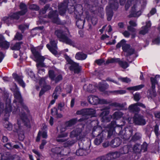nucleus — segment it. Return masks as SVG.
<instances>
[{
  "label": "nucleus",
  "instance_id": "obj_1",
  "mask_svg": "<svg viewBox=\"0 0 160 160\" xmlns=\"http://www.w3.org/2000/svg\"><path fill=\"white\" fill-rule=\"evenodd\" d=\"M11 89L14 92V97L16 99V100L14 101V102L15 103L16 102H18L20 103V105L21 106V111L19 114L20 117L23 120L24 118H25V119H26V121L28 122V120L27 119V116L25 113V112H28V108L22 103L21 95L18 90V89L16 85L15 84L14 88H11Z\"/></svg>",
  "mask_w": 160,
  "mask_h": 160
},
{
  "label": "nucleus",
  "instance_id": "obj_2",
  "mask_svg": "<svg viewBox=\"0 0 160 160\" xmlns=\"http://www.w3.org/2000/svg\"><path fill=\"white\" fill-rule=\"evenodd\" d=\"M133 4L132 7L130 14L128 16L129 18L138 17L141 14V9L140 5V2L138 0H128L125 5V8L127 10L131 5V3Z\"/></svg>",
  "mask_w": 160,
  "mask_h": 160
},
{
  "label": "nucleus",
  "instance_id": "obj_3",
  "mask_svg": "<svg viewBox=\"0 0 160 160\" xmlns=\"http://www.w3.org/2000/svg\"><path fill=\"white\" fill-rule=\"evenodd\" d=\"M57 37L60 38L62 40L66 43L74 46L75 45L74 42L71 39L67 38V36L70 35V33L67 28L64 30H58L55 32Z\"/></svg>",
  "mask_w": 160,
  "mask_h": 160
},
{
  "label": "nucleus",
  "instance_id": "obj_4",
  "mask_svg": "<svg viewBox=\"0 0 160 160\" xmlns=\"http://www.w3.org/2000/svg\"><path fill=\"white\" fill-rule=\"evenodd\" d=\"M21 119L18 120L17 125L15 124L13 126V131L14 132H17L18 133L19 139L21 141H22L24 138V136L23 134V131L21 130L20 125L21 124V122H22L24 123V124L27 125L29 122V121L28 122L26 121V119L24 118V120H23L21 117ZM27 119L29 120L27 118Z\"/></svg>",
  "mask_w": 160,
  "mask_h": 160
},
{
  "label": "nucleus",
  "instance_id": "obj_5",
  "mask_svg": "<svg viewBox=\"0 0 160 160\" xmlns=\"http://www.w3.org/2000/svg\"><path fill=\"white\" fill-rule=\"evenodd\" d=\"M31 51L33 55L35 57V60L38 62L37 64V66L38 69V72L41 73V71H43V69H41V70L40 68V67H43L44 66V63L42 62L44 59L45 58L44 57L41 56L39 53L36 51L35 48H31Z\"/></svg>",
  "mask_w": 160,
  "mask_h": 160
},
{
  "label": "nucleus",
  "instance_id": "obj_6",
  "mask_svg": "<svg viewBox=\"0 0 160 160\" xmlns=\"http://www.w3.org/2000/svg\"><path fill=\"white\" fill-rule=\"evenodd\" d=\"M160 75H157L154 78L151 77L150 81L151 84V88L147 92L148 96L151 98L155 97L156 95V92L155 90V85L158 84L157 79L160 78Z\"/></svg>",
  "mask_w": 160,
  "mask_h": 160
},
{
  "label": "nucleus",
  "instance_id": "obj_7",
  "mask_svg": "<svg viewBox=\"0 0 160 160\" xmlns=\"http://www.w3.org/2000/svg\"><path fill=\"white\" fill-rule=\"evenodd\" d=\"M109 109L110 107H107L101 110L102 112L100 114L99 117L102 122H108L111 120L112 116L111 115H109L110 113L109 110Z\"/></svg>",
  "mask_w": 160,
  "mask_h": 160
},
{
  "label": "nucleus",
  "instance_id": "obj_8",
  "mask_svg": "<svg viewBox=\"0 0 160 160\" xmlns=\"http://www.w3.org/2000/svg\"><path fill=\"white\" fill-rule=\"evenodd\" d=\"M88 101L90 103L93 104H108L110 102L104 99H100L98 97L95 96H90L88 97Z\"/></svg>",
  "mask_w": 160,
  "mask_h": 160
},
{
  "label": "nucleus",
  "instance_id": "obj_9",
  "mask_svg": "<svg viewBox=\"0 0 160 160\" xmlns=\"http://www.w3.org/2000/svg\"><path fill=\"white\" fill-rule=\"evenodd\" d=\"M118 62L119 65L123 68H126L128 66V63L126 62L120 61L119 58H112L108 60L106 62L107 64Z\"/></svg>",
  "mask_w": 160,
  "mask_h": 160
},
{
  "label": "nucleus",
  "instance_id": "obj_10",
  "mask_svg": "<svg viewBox=\"0 0 160 160\" xmlns=\"http://www.w3.org/2000/svg\"><path fill=\"white\" fill-rule=\"evenodd\" d=\"M82 130L78 128L74 130L70 133L69 136L71 138L76 137L77 139H80L83 138L82 136Z\"/></svg>",
  "mask_w": 160,
  "mask_h": 160
},
{
  "label": "nucleus",
  "instance_id": "obj_11",
  "mask_svg": "<svg viewBox=\"0 0 160 160\" xmlns=\"http://www.w3.org/2000/svg\"><path fill=\"white\" fill-rule=\"evenodd\" d=\"M50 43L51 45V47L49 44H47L46 45L47 47L49 50L53 54L56 55L57 53V52L56 49L57 48V41L51 40L50 41Z\"/></svg>",
  "mask_w": 160,
  "mask_h": 160
},
{
  "label": "nucleus",
  "instance_id": "obj_12",
  "mask_svg": "<svg viewBox=\"0 0 160 160\" xmlns=\"http://www.w3.org/2000/svg\"><path fill=\"white\" fill-rule=\"evenodd\" d=\"M140 106L142 108H145V106L144 105L140 102H138L131 105L128 107V109L131 112H137L140 111V108L138 107Z\"/></svg>",
  "mask_w": 160,
  "mask_h": 160
},
{
  "label": "nucleus",
  "instance_id": "obj_13",
  "mask_svg": "<svg viewBox=\"0 0 160 160\" xmlns=\"http://www.w3.org/2000/svg\"><path fill=\"white\" fill-rule=\"evenodd\" d=\"M56 12V11L55 10L50 11L48 14V18H50L53 22L59 24L60 21L58 18V15Z\"/></svg>",
  "mask_w": 160,
  "mask_h": 160
},
{
  "label": "nucleus",
  "instance_id": "obj_14",
  "mask_svg": "<svg viewBox=\"0 0 160 160\" xmlns=\"http://www.w3.org/2000/svg\"><path fill=\"white\" fill-rule=\"evenodd\" d=\"M134 123L137 124L144 125L146 124V121L143 117L139 115H136L133 118Z\"/></svg>",
  "mask_w": 160,
  "mask_h": 160
},
{
  "label": "nucleus",
  "instance_id": "obj_15",
  "mask_svg": "<svg viewBox=\"0 0 160 160\" xmlns=\"http://www.w3.org/2000/svg\"><path fill=\"white\" fill-rule=\"evenodd\" d=\"M108 5L106 9L108 8V9L113 10H116L118 8V3L116 0H109Z\"/></svg>",
  "mask_w": 160,
  "mask_h": 160
},
{
  "label": "nucleus",
  "instance_id": "obj_16",
  "mask_svg": "<svg viewBox=\"0 0 160 160\" xmlns=\"http://www.w3.org/2000/svg\"><path fill=\"white\" fill-rule=\"evenodd\" d=\"M122 49L124 52L127 53L126 55L127 56L133 54L134 51L133 49L130 48V45L126 44V42L123 45Z\"/></svg>",
  "mask_w": 160,
  "mask_h": 160
},
{
  "label": "nucleus",
  "instance_id": "obj_17",
  "mask_svg": "<svg viewBox=\"0 0 160 160\" xmlns=\"http://www.w3.org/2000/svg\"><path fill=\"white\" fill-rule=\"evenodd\" d=\"M68 133L65 132L61 133L59 134L56 138V141L59 142H63L67 141V139L65 138L68 136Z\"/></svg>",
  "mask_w": 160,
  "mask_h": 160
},
{
  "label": "nucleus",
  "instance_id": "obj_18",
  "mask_svg": "<svg viewBox=\"0 0 160 160\" xmlns=\"http://www.w3.org/2000/svg\"><path fill=\"white\" fill-rule=\"evenodd\" d=\"M71 66L70 67V70L73 71L75 73H78L80 71V67L78 64L72 61L71 62Z\"/></svg>",
  "mask_w": 160,
  "mask_h": 160
},
{
  "label": "nucleus",
  "instance_id": "obj_19",
  "mask_svg": "<svg viewBox=\"0 0 160 160\" xmlns=\"http://www.w3.org/2000/svg\"><path fill=\"white\" fill-rule=\"evenodd\" d=\"M52 152L54 154H56L58 156H61V155H64L63 154V151L62 150V147H56L51 149Z\"/></svg>",
  "mask_w": 160,
  "mask_h": 160
},
{
  "label": "nucleus",
  "instance_id": "obj_20",
  "mask_svg": "<svg viewBox=\"0 0 160 160\" xmlns=\"http://www.w3.org/2000/svg\"><path fill=\"white\" fill-rule=\"evenodd\" d=\"M83 88L85 90L91 92H94L96 90L95 86L91 84L85 85L83 86Z\"/></svg>",
  "mask_w": 160,
  "mask_h": 160
},
{
  "label": "nucleus",
  "instance_id": "obj_21",
  "mask_svg": "<svg viewBox=\"0 0 160 160\" xmlns=\"http://www.w3.org/2000/svg\"><path fill=\"white\" fill-rule=\"evenodd\" d=\"M111 125L109 128V130H108V138L111 137L113 134L115 132V127L116 123L114 122H112Z\"/></svg>",
  "mask_w": 160,
  "mask_h": 160
},
{
  "label": "nucleus",
  "instance_id": "obj_22",
  "mask_svg": "<svg viewBox=\"0 0 160 160\" xmlns=\"http://www.w3.org/2000/svg\"><path fill=\"white\" fill-rule=\"evenodd\" d=\"M12 76L15 80L23 88L25 87V84L22 80L21 77L18 76L17 74L15 73H13Z\"/></svg>",
  "mask_w": 160,
  "mask_h": 160
},
{
  "label": "nucleus",
  "instance_id": "obj_23",
  "mask_svg": "<svg viewBox=\"0 0 160 160\" xmlns=\"http://www.w3.org/2000/svg\"><path fill=\"white\" fill-rule=\"evenodd\" d=\"M121 141L120 138H116L111 141L110 145L112 147H116L119 146L121 144Z\"/></svg>",
  "mask_w": 160,
  "mask_h": 160
},
{
  "label": "nucleus",
  "instance_id": "obj_24",
  "mask_svg": "<svg viewBox=\"0 0 160 160\" xmlns=\"http://www.w3.org/2000/svg\"><path fill=\"white\" fill-rule=\"evenodd\" d=\"M77 122L76 118H73L70 120L65 123L66 128L67 129L69 128L75 124Z\"/></svg>",
  "mask_w": 160,
  "mask_h": 160
},
{
  "label": "nucleus",
  "instance_id": "obj_25",
  "mask_svg": "<svg viewBox=\"0 0 160 160\" xmlns=\"http://www.w3.org/2000/svg\"><path fill=\"white\" fill-rule=\"evenodd\" d=\"M12 157L11 156L8 152L3 154H0V160H10L13 159Z\"/></svg>",
  "mask_w": 160,
  "mask_h": 160
},
{
  "label": "nucleus",
  "instance_id": "obj_26",
  "mask_svg": "<svg viewBox=\"0 0 160 160\" xmlns=\"http://www.w3.org/2000/svg\"><path fill=\"white\" fill-rule=\"evenodd\" d=\"M75 57L78 60H83L87 58V55L82 52H81L77 53Z\"/></svg>",
  "mask_w": 160,
  "mask_h": 160
},
{
  "label": "nucleus",
  "instance_id": "obj_27",
  "mask_svg": "<svg viewBox=\"0 0 160 160\" xmlns=\"http://www.w3.org/2000/svg\"><path fill=\"white\" fill-rule=\"evenodd\" d=\"M67 8V5L65 6L63 4H62L61 5H59L58 6V9L60 15H64L66 12Z\"/></svg>",
  "mask_w": 160,
  "mask_h": 160
},
{
  "label": "nucleus",
  "instance_id": "obj_28",
  "mask_svg": "<svg viewBox=\"0 0 160 160\" xmlns=\"http://www.w3.org/2000/svg\"><path fill=\"white\" fill-rule=\"evenodd\" d=\"M120 155V152H115L109 153L108 155V156L111 159H114L119 157Z\"/></svg>",
  "mask_w": 160,
  "mask_h": 160
},
{
  "label": "nucleus",
  "instance_id": "obj_29",
  "mask_svg": "<svg viewBox=\"0 0 160 160\" xmlns=\"http://www.w3.org/2000/svg\"><path fill=\"white\" fill-rule=\"evenodd\" d=\"M20 9H21V15L24 14L27 12V8L26 5L23 3H21L19 5Z\"/></svg>",
  "mask_w": 160,
  "mask_h": 160
},
{
  "label": "nucleus",
  "instance_id": "obj_30",
  "mask_svg": "<svg viewBox=\"0 0 160 160\" xmlns=\"http://www.w3.org/2000/svg\"><path fill=\"white\" fill-rule=\"evenodd\" d=\"M107 93H105L106 94H109V93H112L115 95L117 94H122L126 93V91L125 90H115L113 91H110L109 92L107 91Z\"/></svg>",
  "mask_w": 160,
  "mask_h": 160
},
{
  "label": "nucleus",
  "instance_id": "obj_31",
  "mask_svg": "<svg viewBox=\"0 0 160 160\" xmlns=\"http://www.w3.org/2000/svg\"><path fill=\"white\" fill-rule=\"evenodd\" d=\"M144 86V85L141 84L135 86L128 87L127 89L129 90L137 91L143 88Z\"/></svg>",
  "mask_w": 160,
  "mask_h": 160
},
{
  "label": "nucleus",
  "instance_id": "obj_32",
  "mask_svg": "<svg viewBox=\"0 0 160 160\" xmlns=\"http://www.w3.org/2000/svg\"><path fill=\"white\" fill-rule=\"evenodd\" d=\"M123 115V113L121 112H116L112 115V117L114 119H118L121 118Z\"/></svg>",
  "mask_w": 160,
  "mask_h": 160
},
{
  "label": "nucleus",
  "instance_id": "obj_33",
  "mask_svg": "<svg viewBox=\"0 0 160 160\" xmlns=\"http://www.w3.org/2000/svg\"><path fill=\"white\" fill-rule=\"evenodd\" d=\"M130 147L129 146H125L121 148L120 151L121 154H125L128 152Z\"/></svg>",
  "mask_w": 160,
  "mask_h": 160
},
{
  "label": "nucleus",
  "instance_id": "obj_34",
  "mask_svg": "<svg viewBox=\"0 0 160 160\" xmlns=\"http://www.w3.org/2000/svg\"><path fill=\"white\" fill-rule=\"evenodd\" d=\"M88 148H79L77 150L76 152V154L78 156H82L84 155H85L86 154L85 152H86V150Z\"/></svg>",
  "mask_w": 160,
  "mask_h": 160
},
{
  "label": "nucleus",
  "instance_id": "obj_35",
  "mask_svg": "<svg viewBox=\"0 0 160 160\" xmlns=\"http://www.w3.org/2000/svg\"><path fill=\"white\" fill-rule=\"evenodd\" d=\"M106 11L107 16V20L108 21H110L111 20L113 16V12L111 10L108 9V8L106 9Z\"/></svg>",
  "mask_w": 160,
  "mask_h": 160
},
{
  "label": "nucleus",
  "instance_id": "obj_36",
  "mask_svg": "<svg viewBox=\"0 0 160 160\" xmlns=\"http://www.w3.org/2000/svg\"><path fill=\"white\" fill-rule=\"evenodd\" d=\"M85 116L93 115L95 113V111L93 109H85Z\"/></svg>",
  "mask_w": 160,
  "mask_h": 160
},
{
  "label": "nucleus",
  "instance_id": "obj_37",
  "mask_svg": "<svg viewBox=\"0 0 160 160\" xmlns=\"http://www.w3.org/2000/svg\"><path fill=\"white\" fill-rule=\"evenodd\" d=\"M108 85L107 83H105L103 84H100L98 86V88L100 91L102 92H103L105 89L108 88Z\"/></svg>",
  "mask_w": 160,
  "mask_h": 160
},
{
  "label": "nucleus",
  "instance_id": "obj_38",
  "mask_svg": "<svg viewBox=\"0 0 160 160\" xmlns=\"http://www.w3.org/2000/svg\"><path fill=\"white\" fill-rule=\"evenodd\" d=\"M84 20H78L76 22V24L77 27L79 28H82L83 27Z\"/></svg>",
  "mask_w": 160,
  "mask_h": 160
},
{
  "label": "nucleus",
  "instance_id": "obj_39",
  "mask_svg": "<svg viewBox=\"0 0 160 160\" xmlns=\"http://www.w3.org/2000/svg\"><path fill=\"white\" fill-rule=\"evenodd\" d=\"M133 151L136 153H139L141 151V146L138 144L134 145L133 148Z\"/></svg>",
  "mask_w": 160,
  "mask_h": 160
},
{
  "label": "nucleus",
  "instance_id": "obj_40",
  "mask_svg": "<svg viewBox=\"0 0 160 160\" xmlns=\"http://www.w3.org/2000/svg\"><path fill=\"white\" fill-rule=\"evenodd\" d=\"M22 43V42L16 43L13 46L11 47V48L12 50H19L20 48L21 44Z\"/></svg>",
  "mask_w": 160,
  "mask_h": 160
},
{
  "label": "nucleus",
  "instance_id": "obj_41",
  "mask_svg": "<svg viewBox=\"0 0 160 160\" xmlns=\"http://www.w3.org/2000/svg\"><path fill=\"white\" fill-rule=\"evenodd\" d=\"M102 138L101 136L99 135L95 138L94 141V143L95 145H98L100 144L102 142Z\"/></svg>",
  "mask_w": 160,
  "mask_h": 160
},
{
  "label": "nucleus",
  "instance_id": "obj_42",
  "mask_svg": "<svg viewBox=\"0 0 160 160\" xmlns=\"http://www.w3.org/2000/svg\"><path fill=\"white\" fill-rule=\"evenodd\" d=\"M21 12H18L16 13H13L11 16L10 17L11 18V20L13 19H18L19 18L20 15H21Z\"/></svg>",
  "mask_w": 160,
  "mask_h": 160
},
{
  "label": "nucleus",
  "instance_id": "obj_43",
  "mask_svg": "<svg viewBox=\"0 0 160 160\" xmlns=\"http://www.w3.org/2000/svg\"><path fill=\"white\" fill-rule=\"evenodd\" d=\"M4 127L8 130H11L12 129V126L11 124L8 121H5L4 124Z\"/></svg>",
  "mask_w": 160,
  "mask_h": 160
},
{
  "label": "nucleus",
  "instance_id": "obj_44",
  "mask_svg": "<svg viewBox=\"0 0 160 160\" xmlns=\"http://www.w3.org/2000/svg\"><path fill=\"white\" fill-rule=\"evenodd\" d=\"M22 35L21 33L18 32H17L15 36L14 39L15 40H22Z\"/></svg>",
  "mask_w": 160,
  "mask_h": 160
},
{
  "label": "nucleus",
  "instance_id": "obj_45",
  "mask_svg": "<svg viewBox=\"0 0 160 160\" xmlns=\"http://www.w3.org/2000/svg\"><path fill=\"white\" fill-rule=\"evenodd\" d=\"M48 73L49 78L52 80H54L55 76L54 72L53 70H50L49 71Z\"/></svg>",
  "mask_w": 160,
  "mask_h": 160
},
{
  "label": "nucleus",
  "instance_id": "obj_46",
  "mask_svg": "<svg viewBox=\"0 0 160 160\" xmlns=\"http://www.w3.org/2000/svg\"><path fill=\"white\" fill-rule=\"evenodd\" d=\"M141 137V134L140 133L137 132L133 136L132 138L134 140H137L140 139Z\"/></svg>",
  "mask_w": 160,
  "mask_h": 160
},
{
  "label": "nucleus",
  "instance_id": "obj_47",
  "mask_svg": "<svg viewBox=\"0 0 160 160\" xmlns=\"http://www.w3.org/2000/svg\"><path fill=\"white\" fill-rule=\"evenodd\" d=\"M76 140H72L71 141H68L65 144V146L66 147H68L74 144L76 142Z\"/></svg>",
  "mask_w": 160,
  "mask_h": 160
},
{
  "label": "nucleus",
  "instance_id": "obj_48",
  "mask_svg": "<svg viewBox=\"0 0 160 160\" xmlns=\"http://www.w3.org/2000/svg\"><path fill=\"white\" fill-rule=\"evenodd\" d=\"M148 29L145 28L144 27L142 28V30L139 32V34L142 35H144L148 32Z\"/></svg>",
  "mask_w": 160,
  "mask_h": 160
},
{
  "label": "nucleus",
  "instance_id": "obj_49",
  "mask_svg": "<svg viewBox=\"0 0 160 160\" xmlns=\"http://www.w3.org/2000/svg\"><path fill=\"white\" fill-rule=\"evenodd\" d=\"M1 45H2L3 48L6 49H7L9 47L10 44L8 42H3L1 44L0 43V46Z\"/></svg>",
  "mask_w": 160,
  "mask_h": 160
},
{
  "label": "nucleus",
  "instance_id": "obj_50",
  "mask_svg": "<svg viewBox=\"0 0 160 160\" xmlns=\"http://www.w3.org/2000/svg\"><path fill=\"white\" fill-rule=\"evenodd\" d=\"M148 144L146 142H144L142 145L141 146V150H143V152H145L147 151Z\"/></svg>",
  "mask_w": 160,
  "mask_h": 160
},
{
  "label": "nucleus",
  "instance_id": "obj_51",
  "mask_svg": "<svg viewBox=\"0 0 160 160\" xmlns=\"http://www.w3.org/2000/svg\"><path fill=\"white\" fill-rule=\"evenodd\" d=\"M29 8L31 9L36 11L38 10L39 9V8L38 6L34 4H32L30 5Z\"/></svg>",
  "mask_w": 160,
  "mask_h": 160
},
{
  "label": "nucleus",
  "instance_id": "obj_52",
  "mask_svg": "<svg viewBox=\"0 0 160 160\" xmlns=\"http://www.w3.org/2000/svg\"><path fill=\"white\" fill-rule=\"evenodd\" d=\"M119 79L122 82L126 83H128L131 81L130 79L127 77L120 78Z\"/></svg>",
  "mask_w": 160,
  "mask_h": 160
},
{
  "label": "nucleus",
  "instance_id": "obj_53",
  "mask_svg": "<svg viewBox=\"0 0 160 160\" xmlns=\"http://www.w3.org/2000/svg\"><path fill=\"white\" fill-rule=\"evenodd\" d=\"M28 26L25 25H21L19 26V28L22 31H23L26 29L28 28Z\"/></svg>",
  "mask_w": 160,
  "mask_h": 160
},
{
  "label": "nucleus",
  "instance_id": "obj_54",
  "mask_svg": "<svg viewBox=\"0 0 160 160\" xmlns=\"http://www.w3.org/2000/svg\"><path fill=\"white\" fill-rule=\"evenodd\" d=\"M49 6L48 5H46L44 7V8L42 9V10L41 11L40 13L44 14L46 12V11L48 8H49Z\"/></svg>",
  "mask_w": 160,
  "mask_h": 160
},
{
  "label": "nucleus",
  "instance_id": "obj_55",
  "mask_svg": "<svg viewBox=\"0 0 160 160\" xmlns=\"http://www.w3.org/2000/svg\"><path fill=\"white\" fill-rule=\"evenodd\" d=\"M64 106V102H60L58 103V108L60 111H62L63 109V107Z\"/></svg>",
  "mask_w": 160,
  "mask_h": 160
},
{
  "label": "nucleus",
  "instance_id": "obj_56",
  "mask_svg": "<svg viewBox=\"0 0 160 160\" xmlns=\"http://www.w3.org/2000/svg\"><path fill=\"white\" fill-rule=\"evenodd\" d=\"M126 41L124 40H122L120 42L118 43L116 45V47L117 48H119L121 47V46H122H122L123 44H124L125 43V42Z\"/></svg>",
  "mask_w": 160,
  "mask_h": 160
},
{
  "label": "nucleus",
  "instance_id": "obj_57",
  "mask_svg": "<svg viewBox=\"0 0 160 160\" xmlns=\"http://www.w3.org/2000/svg\"><path fill=\"white\" fill-rule=\"evenodd\" d=\"M62 79V76L60 74L58 75L56 78H55L54 80L55 82H58L60 80H61Z\"/></svg>",
  "mask_w": 160,
  "mask_h": 160
},
{
  "label": "nucleus",
  "instance_id": "obj_58",
  "mask_svg": "<svg viewBox=\"0 0 160 160\" xmlns=\"http://www.w3.org/2000/svg\"><path fill=\"white\" fill-rule=\"evenodd\" d=\"M140 99V94L138 93H136L134 95V99L136 101H138Z\"/></svg>",
  "mask_w": 160,
  "mask_h": 160
},
{
  "label": "nucleus",
  "instance_id": "obj_59",
  "mask_svg": "<svg viewBox=\"0 0 160 160\" xmlns=\"http://www.w3.org/2000/svg\"><path fill=\"white\" fill-rule=\"evenodd\" d=\"M76 114L78 115H82L84 118L85 116V109L81 110L80 111H78L76 112Z\"/></svg>",
  "mask_w": 160,
  "mask_h": 160
},
{
  "label": "nucleus",
  "instance_id": "obj_60",
  "mask_svg": "<svg viewBox=\"0 0 160 160\" xmlns=\"http://www.w3.org/2000/svg\"><path fill=\"white\" fill-rule=\"evenodd\" d=\"M61 92V88L59 86H57L56 87L54 92L57 93L58 94H60Z\"/></svg>",
  "mask_w": 160,
  "mask_h": 160
},
{
  "label": "nucleus",
  "instance_id": "obj_61",
  "mask_svg": "<svg viewBox=\"0 0 160 160\" xmlns=\"http://www.w3.org/2000/svg\"><path fill=\"white\" fill-rule=\"evenodd\" d=\"M104 62V60L103 59H99L96 60L95 62L98 65H101Z\"/></svg>",
  "mask_w": 160,
  "mask_h": 160
},
{
  "label": "nucleus",
  "instance_id": "obj_62",
  "mask_svg": "<svg viewBox=\"0 0 160 160\" xmlns=\"http://www.w3.org/2000/svg\"><path fill=\"white\" fill-rule=\"evenodd\" d=\"M51 113L53 115H55L57 114L58 110L57 108H52L51 110Z\"/></svg>",
  "mask_w": 160,
  "mask_h": 160
},
{
  "label": "nucleus",
  "instance_id": "obj_63",
  "mask_svg": "<svg viewBox=\"0 0 160 160\" xmlns=\"http://www.w3.org/2000/svg\"><path fill=\"white\" fill-rule=\"evenodd\" d=\"M2 20L6 22H8L10 21H11V18L10 16L9 17H4L2 18Z\"/></svg>",
  "mask_w": 160,
  "mask_h": 160
},
{
  "label": "nucleus",
  "instance_id": "obj_64",
  "mask_svg": "<svg viewBox=\"0 0 160 160\" xmlns=\"http://www.w3.org/2000/svg\"><path fill=\"white\" fill-rule=\"evenodd\" d=\"M129 24L130 25V26L132 27H136L137 26V24L136 22L130 20L129 22Z\"/></svg>",
  "mask_w": 160,
  "mask_h": 160
}]
</instances>
